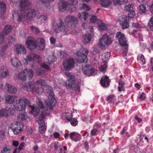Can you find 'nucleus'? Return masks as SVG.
<instances>
[{"label":"nucleus","instance_id":"obj_35","mask_svg":"<svg viewBox=\"0 0 153 153\" xmlns=\"http://www.w3.org/2000/svg\"><path fill=\"white\" fill-rule=\"evenodd\" d=\"M78 16L81 20L82 19H84V20L86 21L88 16V13L86 12H83L81 13H79L78 14Z\"/></svg>","mask_w":153,"mask_h":153},{"label":"nucleus","instance_id":"obj_33","mask_svg":"<svg viewBox=\"0 0 153 153\" xmlns=\"http://www.w3.org/2000/svg\"><path fill=\"white\" fill-rule=\"evenodd\" d=\"M6 103L8 104H12L15 100V97L13 96L10 95H6Z\"/></svg>","mask_w":153,"mask_h":153},{"label":"nucleus","instance_id":"obj_15","mask_svg":"<svg viewBox=\"0 0 153 153\" xmlns=\"http://www.w3.org/2000/svg\"><path fill=\"white\" fill-rule=\"evenodd\" d=\"M128 19L127 17L124 15H122L119 18L120 25L123 29H124L128 27L129 22Z\"/></svg>","mask_w":153,"mask_h":153},{"label":"nucleus","instance_id":"obj_27","mask_svg":"<svg viewBox=\"0 0 153 153\" xmlns=\"http://www.w3.org/2000/svg\"><path fill=\"white\" fill-rule=\"evenodd\" d=\"M8 71L6 68H4V66H2L0 68V76L1 77L4 78L7 75Z\"/></svg>","mask_w":153,"mask_h":153},{"label":"nucleus","instance_id":"obj_53","mask_svg":"<svg viewBox=\"0 0 153 153\" xmlns=\"http://www.w3.org/2000/svg\"><path fill=\"white\" fill-rule=\"evenodd\" d=\"M5 136V132L4 131H0V141H2Z\"/></svg>","mask_w":153,"mask_h":153},{"label":"nucleus","instance_id":"obj_42","mask_svg":"<svg viewBox=\"0 0 153 153\" xmlns=\"http://www.w3.org/2000/svg\"><path fill=\"white\" fill-rule=\"evenodd\" d=\"M12 148V146H9L3 147L1 150V153H4L8 151H10Z\"/></svg>","mask_w":153,"mask_h":153},{"label":"nucleus","instance_id":"obj_7","mask_svg":"<svg viewBox=\"0 0 153 153\" xmlns=\"http://www.w3.org/2000/svg\"><path fill=\"white\" fill-rule=\"evenodd\" d=\"M25 62L27 64H31V67L34 66L33 63L37 62H39L42 61V58L39 55L34 53H31L26 57Z\"/></svg>","mask_w":153,"mask_h":153},{"label":"nucleus","instance_id":"obj_29","mask_svg":"<svg viewBox=\"0 0 153 153\" xmlns=\"http://www.w3.org/2000/svg\"><path fill=\"white\" fill-rule=\"evenodd\" d=\"M47 19V17L46 15H42L40 16L37 21L38 24L41 25L43 23H45Z\"/></svg>","mask_w":153,"mask_h":153},{"label":"nucleus","instance_id":"obj_18","mask_svg":"<svg viewBox=\"0 0 153 153\" xmlns=\"http://www.w3.org/2000/svg\"><path fill=\"white\" fill-rule=\"evenodd\" d=\"M77 54L79 56L77 61L78 63H86L88 61L87 56L85 53L79 51H78Z\"/></svg>","mask_w":153,"mask_h":153},{"label":"nucleus","instance_id":"obj_47","mask_svg":"<svg viewBox=\"0 0 153 153\" xmlns=\"http://www.w3.org/2000/svg\"><path fill=\"white\" fill-rule=\"evenodd\" d=\"M149 26L150 29L153 32V16H152L149 21L148 22Z\"/></svg>","mask_w":153,"mask_h":153},{"label":"nucleus","instance_id":"obj_52","mask_svg":"<svg viewBox=\"0 0 153 153\" xmlns=\"http://www.w3.org/2000/svg\"><path fill=\"white\" fill-rule=\"evenodd\" d=\"M65 116L66 119L69 121L72 118V114L69 113H65Z\"/></svg>","mask_w":153,"mask_h":153},{"label":"nucleus","instance_id":"obj_55","mask_svg":"<svg viewBox=\"0 0 153 153\" xmlns=\"http://www.w3.org/2000/svg\"><path fill=\"white\" fill-rule=\"evenodd\" d=\"M125 36L124 34H123L121 32H117L116 35V38H118V39L120 38H121L123 36Z\"/></svg>","mask_w":153,"mask_h":153},{"label":"nucleus","instance_id":"obj_40","mask_svg":"<svg viewBox=\"0 0 153 153\" xmlns=\"http://www.w3.org/2000/svg\"><path fill=\"white\" fill-rule=\"evenodd\" d=\"M55 0H37V2L39 4H46L50 2H52Z\"/></svg>","mask_w":153,"mask_h":153},{"label":"nucleus","instance_id":"obj_22","mask_svg":"<svg viewBox=\"0 0 153 153\" xmlns=\"http://www.w3.org/2000/svg\"><path fill=\"white\" fill-rule=\"evenodd\" d=\"M71 139L72 140L75 141H77L81 139V136L78 133L76 132H73L70 134Z\"/></svg>","mask_w":153,"mask_h":153},{"label":"nucleus","instance_id":"obj_49","mask_svg":"<svg viewBox=\"0 0 153 153\" xmlns=\"http://www.w3.org/2000/svg\"><path fill=\"white\" fill-rule=\"evenodd\" d=\"M45 73L44 70L42 68L38 69L36 72V74L37 76H41L43 75Z\"/></svg>","mask_w":153,"mask_h":153},{"label":"nucleus","instance_id":"obj_56","mask_svg":"<svg viewBox=\"0 0 153 153\" xmlns=\"http://www.w3.org/2000/svg\"><path fill=\"white\" fill-rule=\"evenodd\" d=\"M114 95H111L107 97L106 99V100L108 102H112L113 98L114 97Z\"/></svg>","mask_w":153,"mask_h":153},{"label":"nucleus","instance_id":"obj_16","mask_svg":"<svg viewBox=\"0 0 153 153\" xmlns=\"http://www.w3.org/2000/svg\"><path fill=\"white\" fill-rule=\"evenodd\" d=\"M37 102H38L39 105L37 108H35L34 106H31L30 105V107H31L32 109V111H30L31 113L35 116H37L40 110L39 107L41 108H44L43 103L40 100L38 99Z\"/></svg>","mask_w":153,"mask_h":153},{"label":"nucleus","instance_id":"obj_60","mask_svg":"<svg viewBox=\"0 0 153 153\" xmlns=\"http://www.w3.org/2000/svg\"><path fill=\"white\" fill-rule=\"evenodd\" d=\"M81 8L86 10H90V8L85 4H82Z\"/></svg>","mask_w":153,"mask_h":153},{"label":"nucleus","instance_id":"obj_59","mask_svg":"<svg viewBox=\"0 0 153 153\" xmlns=\"http://www.w3.org/2000/svg\"><path fill=\"white\" fill-rule=\"evenodd\" d=\"M5 35H4L2 33H0V44H2L4 40V36Z\"/></svg>","mask_w":153,"mask_h":153},{"label":"nucleus","instance_id":"obj_24","mask_svg":"<svg viewBox=\"0 0 153 153\" xmlns=\"http://www.w3.org/2000/svg\"><path fill=\"white\" fill-rule=\"evenodd\" d=\"M57 59L56 57L55 56L52 55L48 56L46 60V62L50 66L51 65L53 66V64Z\"/></svg>","mask_w":153,"mask_h":153},{"label":"nucleus","instance_id":"obj_43","mask_svg":"<svg viewBox=\"0 0 153 153\" xmlns=\"http://www.w3.org/2000/svg\"><path fill=\"white\" fill-rule=\"evenodd\" d=\"M140 12V14L145 13L146 11V7L144 5H140L139 6Z\"/></svg>","mask_w":153,"mask_h":153},{"label":"nucleus","instance_id":"obj_23","mask_svg":"<svg viewBox=\"0 0 153 153\" xmlns=\"http://www.w3.org/2000/svg\"><path fill=\"white\" fill-rule=\"evenodd\" d=\"M38 42L37 47V49L40 50H43L45 47V43L44 40L42 38H39L37 39Z\"/></svg>","mask_w":153,"mask_h":153},{"label":"nucleus","instance_id":"obj_2","mask_svg":"<svg viewBox=\"0 0 153 153\" xmlns=\"http://www.w3.org/2000/svg\"><path fill=\"white\" fill-rule=\"evenodd\" d=\"M66 75L68 78V79L65 82L67 89L79 92L80 90V87L78 84H75V78L74 76L72 75L70 73H68Z\"/></svg>","mask_w":153,"mask_h":153},{"label":"nucleus","instance_id":"obj_8","mask_svg":"<svg viewBox=\"0 0 153 153\" xmlns=\"http://www.w3.org/2000/svg\"><path fill=\"white\" fill-rule=\"evenodd\" d=\"M33 76V73L32 70L26 69L19 73L18 78L21 80L25 81L27 79H30Z\"/></svg>","mask_w":153,"mask_h":153},{"label":"nucleus","instance_id":"obj_21","mask_svg":"<svg viewBox=\"0 0 153 153\" xmlns=\"http://www.w3.org/2000/svg\"><path fill=\"white\" fill-rule=\"evenodd\" d=\"M68 3L63 0H60L59 1L58 5V8L61 12H64L66 10L67 7L68 6Z\"/></svg>","mask_w":153,"mask_h":153},{"label":"nucleus","instance_id":"obj_26","mask_svg":"<svg viewBox=\"0 0 153 153\" xmlns=\"http://www.w3.org/2000/svg\"><path fill=\"white\" fill-rule=\"evenodd\" d=\"M101 5L105 8H108L112 3L111 0H102L100 1Z\"/></svg>","mask_w":153,"mask_h":153},{"label":"nucleus","instance_id":"obj_37","mask_svg":"<svg viewBox=\"0 0 153 153\" xmlns=\"http://www.w3.org/2000/svg\"><path fill=\"white\" fill-rule=\"evenodd\" d=\"M120 44L122 46H124V45H128L127 43V40L125 36H123L121 38L118 39Z\"/></svg>","mask_w":153,"mask_h":153},{"label":"nucleus","instance_id":"obj_61","mask_svg":"<svg viewBox=\"0 0 153 153\" xmlns=\"http://www.w3.org/2000/svg\"><path fill=\"white\" fill-rule=\"evenodd\" d=\"M128 45H124L125 47L123 49V53L124 55H127L128 49Z\"/></svg>","mask_w":153,"mask_h":153},{"label":"nucleus","instance_id":"obj_64","mask_svg":"<svg viewBox=\"0 0 153 153\" xmlns=\"http://www.w3.org/2000/svg\"><path fill=\"white\" fill-rule=\"evenodd\" d=\"M149 9L150 12L153 14V1H152L149 6Z\"/></svg>","mask_w":153,"mask_h":153},{"label":"nucleus","instance_id":"obj_1","mask_svg":"<svg viewBox=\"0 0 153 153\" xmlns=\"http://www.w3.org/2000/svg\"><path fill=\"white\" fill-rule=\"evenodd\" d=\"M19 1L21 11L18 13L17 16V20L19 22L25 20V16L23 15V13L24 11L27 10L26 8L31 4L30 1L28 0H19Z\"/></svg>","mask_w":153,"mask_h":153},{"label":"nucleus","instance_id":"obj_46","mask_svg":"<svg viewBox=\"0 0 153 153\" xmlns=\"http://www.w3.org/2000/svg\"><path fill=\"white\" fill-rule=\"evenodd\" d=\"M107 68V65L105 64L103 65H101L99 68V70L100 71L103 72H105L106 71V69Z\"/></svg>","mask_w":153,"mask_h":153},{"label":"nucleus","instance_id":"obj_5","mask_svg":"<svg viewBox=\"0 0 153 153\" xmlns=\"http://www.w3.org/2000/svg\"><path fill=\"white\" fill-rule=\"evenodd\" d=\"M24 88L29 91L35 92L39 94H41L43 91V89L42 87H34V85L31 82H29L24 84Z\"/></svg>","mask_w":153,"mask_h":153},{"label":"nucleus","instance_id":"obj_58","mask_svg":"<svg viewBox=\"0 0 153 153\" xmlns=\"http://www.w3.org/2000/svg\"><path fill=\"white\" fill-rule=\"evenodd\" d=\"M97 20V17L96 16L92 15L91 18L90 19V22L93 23H95Z\"/></svg>","mask_w":153,"mask_h":153},{"label":"nucleus","instance_id":"obj_48","mask_svg":"<svg viewBox=\"0 0 153 153\" xmlns=\"http://www.w3.org/2000/svg\"><path fill=\"white\" fill-rule=\"evenodd\" d=\"M133 4H129L126 6L125 7V10L126 11H129L132 10Z\"/></svg>","mask_w":153,"mask_h":153},{"label":"nucleus","instance_id":"obj_14","mask_svg":"<svg viewBox=\"0 0 153 153\" xmlns=\"http://www.w3.org/2000/svg\"><path fill=\"white\" fill-rule=\"evenodd\" d=\"M82 68L83 73L88 76H92L95 71L94 69L89 65H83Z\"/></svg>","mask_w":153,"mask_h":153},{"label":"nucleus","instance_id":"obj_32","mask_svg":"<svg viewBox=\"0 0 153 153\" xmlns=\"http://www.w3.org/2000/svg\"><path fill=\"white\" fill-rule=\"evenodd\" d=\"M6 10V4L4 2H0V13L3 14L5 13Z\"/></svg>","mask_w":153,"mask_h":153},{"label":"nucleus","instance_id":"obj_30","mask_svg":"<svg viewBox=\"0 0 153 153\" xmlns=\"http://www.w3.org/2000/svg\"><path fill=\"white\" fill-rule=\"evenodd\" d=\"M12 30V26L10 25H7L5 26L2 33L4 35H6L11 32Z\"/></svg>","mask_w":153,"mask_h":153},{"label":"nucleus","instance_id":"obj_19","mask_svg":"<svg viewBox=\"0 0 153 153\" xmlns=\"http://www.w3.org/2000/svg\"><path fill=\"white\" fill-rule=\"evenodd\" d=\"M100 82L103 87L107 88L110 85V80L108 77L106 75H104L101 78Z\"/></svg>","mask_w":153,"mask_h":153},{"label":"nucleus","instance_id":"obj_39","mask_svg":"<svg viewBox=\"0 0 153 153\" xmlns=\"http://www.w3.org/2000/svg\"><path fill=\"white\" fill-rule=\"evenodd\" d=\"M36 84L37 85H40L45 87L47 85V82L45 80L42 79L37 80L36 82Z\"/></svg>","mask_w":153,"mask_h":153},{"label":"nucleus","instance_id":"obj_34","mask_svg":"<svg viewBox=\"0 0 153 153\" xmlns=\"http://www.w3.org/2000/svg\"><path fill=\"white\" fill-rule=\"evenodd\" d=\"M91 36L90 34L87 33L83 36V40L85 43H89L91 39Z\"/></svg>","mask_w":153,"mask_h":153},{"label":"nucleus","instance_id":"obj_63","mask_svg":"<svg viewBox=\"0 0 153 153\" xmlns=\"http://www.w3.org/2000/svg\"><path fill=\"white\" fill-rule=\"evenodd\" d=\"M25 144V143L24 142H22L20 144L18 148V152H19L20 150L22 149Z\"/></svg>","mask_w":153,"mask_h":153},{"label":"nucleus","instance_id":"obj_62","mask_svg":"<svg viewBox=\"0 0 153 153\" xmlns=\"http://www.w3.org/2000/svg\"><path fill=\"white\" fill-rule=\"evenodd\" d=\"M71 4V5H76L78 4V1L77 0H68Z\"/></svg>","mask_w":153,"mask_h":153},{"label":"nucleus","instance_id":"obj_13","mask_svg":"<svg viewBox=\"0 0 153 153\" xmlns=\"http://www.w3.org/2000/svg\"><path fill=\"white\" fill-rule=\"evenodd\" d=\"M112 42L111 38L106 34H104L100 40L99 46L101 48H104L106 45L110 44Z\"/></svg>","mask_w":153,"mask_h":153},{"label":"nucleus","instance_id":"obj_3","mask_svg":"<svg viewBox=\"0 0 153 153\" xmlns=\"http://www.w3.org/2000/svg\"><path fill=\"white\" fill-rule=\"evenodd\" d=\"M30 102L29 100L23 98L19 99L16 101V103L14 105V107L17 111H24L25 109L26 105H28L29 106Z\"/></svg>","mask_w":153,"mask_h":153},{"label":"nucleus","instance_id":"obj_12","mask_svg":"<svg viewBox=\"0 0 153 153\" xmlns=\"http://www.w3.org/2000/svg\"><path fill=\"white\" fill-rule=\"evenodd\" d=\"M74 61L73 58H69L64 60L63 62V66L65 70L70 71L73 68L74 65Z\"/></svg>","mask_w":153,"mask_h":153},{"label":"nucleus","instance_id":"obj_10","mask_svg":"<svg viewBox=\"0 0 153 153\" xmlns=\"http://www.w3.org/2000/svg\"><path fill=\"white\" fill-rule=\"evenodd\" d=\"M23 125L21 122H14L12 124L11 128L15 134H18L23 131Z\"/></svg>","mask_w":153,"mask_h":153},{"label":"nucleus","instance_id":"obj_20","mask_svg":"<svg viewBox=\"0 0 153 153\" xmlns=\"http://www.w3.org/2000/svg\"><path fill=\"white\" fill-rule=\"evenodd\" d=\"M15 52L17 54H24L26 51L25 46L21 44H17L15 47Z\"/></svg>","mask_w":153,"mask_h":153},{"label":"nucleus","instance_id":"obj_44","mask_svg":"<svg viewBox=\"0 0 153 153\" xmlns=\"http://www.w3.org/2000/svg\"><path fill=\"white\" fill-rule=\"evenodd\" d=\"M30 28L33 32L34 31L37 34H39L40 31L39 28L35 26L32 25L30 27Z\"/></svg>","mask_w":153,"mask_h":153},{"label":"nucleus","instance_id":"obj_28","mask_svg":"<svg viewBox=\"0 0 153 153\" xmlns=\"http://www.w3.org/2000/svg\"><path fill=\"white\" fill-rule=\"evenodd\" d=\"M11 62L12 65L14 67L18 68L21 64L20 61L16 57L12 59Z\"/></svg>","mask_w":153,"mask_h":153},{"label":"nucleus","instance_id":"obj_11","mask_svg":"<svg viewBox=\"0 0 153 153\" xmlns=\"http://www.w3.org/2000/svg\"><path fill=\"white\" fill-rule=\"evenodd\" d=\"M65 21L68 27L72 28L75 27L78 22L76 17L70 15H68L65 17Z\"/></svg>","mask_w":153,"mask_h":153},{"label":"nucleus","instance_id":"obj_25","mask_svg":"<svg viewBox=\"0 0 153 153\" xmlns=\"http://www.w3.org/2000/svg\"><path fill=\"white\" fill-rule=\"evenodd\" d=\"M6 88L7 90V92L9 93L15 94L17 91V89L15 87L11 85L8 83H6Z\"/></svg>","mask_w":153,"mask_h":153},{"label":"nucleus","instance_id":"obj_38","mask_svg":"<svg viewBox=\"0 0 153 153\" xmlns=\"http://www.w3.org/2000/svg\"><path fill=\"white\" fill-rule=\"evenodd\" d=\"M114 5H121L126 4L128 2V0H112Z\"/></svg>","mask_w":153,"mask_h":153},{"label":"nucleus","instance_id":"obj_6","mask_svg":"<svg viewBox=\"0 0 153 153\" xmlns=\"http://www.w3.org/2000/svg\"><path fill=\"white\" fill-rule=\"evenodd\" d=\"M53 28L54 31L56 33L60 32L64 33L65 31V27L64 23L60 19L54 21Z\"/></svg>","mask_w":153,"mask_h":153},{"label":"nucleus","instance_id":"obj_51","mask_svg":"<svg viewBox=\"0 0 153 153\" xmlns=\"http://www.w3.org/2000/svg\"><path fill=\"white\" fill-rule=\"evenodd\" d=\"M76 8L74 5H71L69 7L68 11L70 12H74L76 10Z\"/></svg>","mask_w":153,"mask_h":153},{"label":"nucleus","instance_id":"obj_31","mask_svg":"<svg viewBox=\"0 0 153 153\" xmlns=\"http://www.w3.org/2000/svg\"><path fill=\"white\" fill-rule=\"evenodd\" d=\"M39 132L43 134L45 131V125L44 122H39Z\"/></svg>","mask_w":153,"mask_h":153},{"label":"nucleus","instance_id":"obj_4","mask_svg":"<svg viewBox=\"0 0 153 153\" xmlns=\"http://www.w3.org/2000/svg\"><path fill=\"white\" fill-rule=\"evenodd\" d=\"M47 93L48 94L49 101L47 104V107L50 110H53V107L56 103V100L54 98L53 89L51 86H48L47 90Z\"/></svg>","mask_w":153,"mask_h":153},{"label":"nucleus","instance_id":"obj_45","mask_svg":"<svg viewBox=\"0 0 153 153\" xmlns=\"http://www.w3.org/2000/svg\"><path fill=\"white\" fill-rule=\"evenodd\" d=\"M97 24L99 27L102 30H104L107 29L106 26L104 23H97Z\"/></svg>","mask_w":153,"mask_h":153},{"label":"nucleus","instance_id":"obj_50","mask_svg":"<svg viewBox=\"0 0 153 153\" xmlns=\"http://www.w3.org/2000/svg\"><path fill=\"white\" fill-rule=\"evenodd\" d=\"M71 125L73 126H76L78 124L77 120L74 118H72L70 121Z\"/></svg>","mask_w":153,"mask_h":153},{"label":"nucleus","instance_id":"obj_17","mask_svg":"<svg viewBox=\"0 0 153 153\" xmlns=\"http://www.w3.org/2000/svg\"><path fill=\"white\" fill-rule=\"evenodd\" d=\"M27 48L30 50H33L36 48L37 45L33 38L29 37L26 42Z\"/></svg>","mask_w":153,"mask_h":153},{"label":"nucleus","instance_id":"obj_57","mask_svg":"<svg viewBox=\"0 0 153 153\" xmlns=\"http://www.w3.org/2000/svg\"><path fill=\"white\" fill-rule=\"evenodd\" d=\"M135 15V12L134 10H131L128 13V16L129 17L132 18Z\"/></svg>","mask_w":153,"mask_h":153},{"label":"nucleus","instance_id":"obj_54","mask_svg":"<svg viewBox=\"0 0 153 153\" xmlns=\"http://www.w3.org/2000/svg\"><path fill=\"white\" fill-rule=\"evenodd\" d=\"M45 116L43 113L40 114L39 117V122H44L43 119L45 118Z\"/></svg>","mask_w":153,"mask_h":153},{"label":"nucleus","instance_id":"obj_41","mask_svg":"<svg viewBox=\"0 0 153 153\" xmlns=\"http://www.w3.org/2000/svg\"><path fill=\"white\" fill-rule=\"evenodd\" d=\"M17 118L19 120L23 121L24 120H27V119L28 118V116L27 115L20 114L18 115Z\"/></svg>","mask_w":153,"mask_h":153},{"label":"nucleus","instance_id":"obj_36","mask_svg":"<svg viewBox=\"0 0 153 153\" xmlns=\"http://www.w3.org/2000/svg\"><path fill=\"white\" fill-rule=\"evenodd\" d=\"M138 62L142 65H143L145 64V61L144 57L142 54H140L137 58Z\"/></svg>","mask_w":153,"mask_h":153},{"label":"nucleus","instance_id":"obj_9","mask_svg":"<svg viewBox=\"0 0 153 153\" xmlns=\"http://www.w3.org/2000/svg\"><path fill=\"white\" fill-rule=\"evenodd\" d=\"M37 12L34 9H29L24 11L23 15L25 16V20L21 21L22 22L26 21V18L30 20H32L34 19L37 13Z\"/></svg>","mask_w":153,"mask_h":153}]
</instances>
